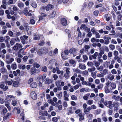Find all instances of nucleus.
<instances>
[{
    "label": "nucleus",
    "instance_id": "obj_46",
    "mask_svg": "<svg viewBox=\"0 0 122 122\" xmlns=\"http://www.w3.org/2000/svg\"><path fill=\"white\" fill-rule=\"evenodd\" d=\"M5 83L6 84H8V85H10L12 84V82L10 81H5Z\"/></svg>",
    "mask_w": 122,
    "mask_h": 122
},
{
    "label": "nucleus",
    "instance_id": "obj_35",
    "mask_svg": "<svg viewBox=\"0 0 122 122\" xmlns=\"http://www.w3.org/2000/svg\"><path fill=\"white\" fill-rule=\"evenodd\" d=\"M10 104L9 103L7 102L5 103V106L7 107L9 110H10V107L9 106Z\"/></svg>",
    "mask_w": 122,
    "mask_h": 122
},
{
    "label": "nucleus",
    "instance_id": "obj_52",
    "mask_svg": "<svg viewBox=\"0 0 122 122\" xmlns=\"http://www.w3.org/2000/svg\"><path fill=\"white\" fill-rule=\"evenodd\" d=\"M110 48L112 50H113L115 48V46L114 45H110L109 46Z\"/></svg>",
    "mask_w": 122,
    "mask_h": 122
},
{
    "label": "nucleus",
    "instance_id": "obj_40",
    "mask_svg": "<svg viewBox=\"0 0 122 122\" xmlns=\"http://www.w3.org/2000/svg\"><path fill=\"white\" fill-rule=\"evenodd\" d=\"M58 69V68L57 67H56V68H54L53 69L52 72L54 73H55L56 72V71H57Z\"/></svg>",
    "mask_w": 122,
    "mask_h": 122
},
{
    "label": "nucleus",
    "instance_id": "obj_14",
    "mask_svg": "<svg viewBox=\"0 0 122 122\" xmlns=\"http://www.w3.org/2000/svg\"><path fill=\"white\" fill-rule=\"evenodd\" d=\"M41 50V51H42L43 54H45L47 53L48 51V49L47 48H42V50Z\"/></svg>",
    "mask_w": 122,
    "mask_h": 122
},
{
    "label": "nucleus",
    "instance_id": "obj_23",
    "mask_svg": "<svg viewBox=\"0 0 122 122\" xmlns=\"http://www.w3.org/2000/svg\"><path fill=\"white\" fill-rule=\"evenodd\" d=\"M90 94V93H87L86 95L84 96L83 97V98L84 99L86 100L88 99V97L89 96Z\"/></svg>",
    "mask_w": 122,
    "mask_h": 122
},
{
    "label": "nucleus",
    "instance_id": "obj_61",
    "mask_svg": "<svg viewBox=\"0 0 122 122\" xmlns=\"http://www.w3.org/2000/svg\"><path fill=\"white\" fill-rule=\"evenodd\" d=\"M70 68H67L66 69V74L67 75H69L70 73Z\"/></svg>",
    "mask_w": 122,
    "mask_h": 122
},
{
    "label": "nucleus",
    "instance_id": "obj_17",
    "mask_svg": "<svg viewBox=\"0 0 122 122\" xmlns=\"http://www.w3.org/2000/svg\"><path fill=\"white\" fill-rule=\"evenodd\" d=\"M52 81V80L47 78H46V80L45 81V83L46 84H48L51 83Z\"/></svg>",
    "mask_w": 122,
    "mask_h": 122
},
{
    "label": "nucleus",
    "instance_id": "obj_34",
    "mask_svg": "<svg viewBox=\"0 0 122 122\" xmlns=\"http://www.w3.org/2000/svg\"><path fill=\"white\" fill-rule=\"evenodd\" d=\"M68 110L69 112L70 113H72L74 112V111H72V108L71 107L68 108Z\"/></svg>",
    "mask_w": 122,
    "mask_h": 122
},
{
    "label": "nucleus",
    "instance_id": "obj_63",
    "mask_svg": "<svg viewBox=\"0 0 122 122\" xmlns=\"http://www.w3.org/2000/svg\"><path fill=\"white\" fill-rule=\"evenodd\" d=\"M33 64L34 66L36 68H38L40 67V65L36 63H34Z\"/></svg>",
    "mask_w": 122,
    "mask_h": 122
},
{
    "label": "nucleus",
    "instance_id": "obj_21",
    "mask_svg": "<svg viewBox=\"0 0 122 122\" xmlns=\"http://www.w3.org/2000/svg\"><path fill=\"white\" fill-rule=\"evenodd\" d=\"M47 102L51 104L52 105L54 106L55 105V103L53 101L52 99H49L47 101Z\"/></svg>",
    "mask_w": 122,
    "mask_h": 122
},
{
    "label": "nucleus",
    "instance_id": "obj_59",
    "mask_svg": "<svg viewBox=\"0 0 122 122\" xmlns=\"http://www.w3.org/2000/svg\"><path fill=\"white\" fill-rule=\"evenodd\" d=\"M87 65L89 66H92L93 65V64L92 62H89L87 63Z\"/></svg>",
    "mask_w": 122,
    "mask_h": 122
},
{
    "label": "nucleus",
    "instance_id": "obj_18",
    "mask_svg": "<svg viewBox=\"0 0 122 122\" xmlns=\"http://www.w3.org/2000/svg\"><path fill=\"white\" fill-rule=\"evenodd\" d=\"M37 83L34 82L32 83L30 85V86L33 88H36L37 87Z\"/></svg>",
    "mask_w": 122,
    "mask_h": 122
},
{
    "label": "nucleus",
    "instance_id": "obj_5",
    "mask_svg": "<svg viewBox=\"0 0 122 122\" xmlns=\"http://www.w3.org/2000/svg\"><path fill=\"white\" fill-rule=\"evenodd\" d=\"M28 38V36L25 35H24L23 36H22L20 37V39L21 40L23 44H24L25 43V40H26Z\"/></svg>",
    "mask_w": 122,
    "mask_h": 122
},
{
    "label": "nucleus",
    "instance_id": "obj_37",
    "mask_svg": "<svg viewBox=\"0 0 122 122\" xmlns=\"http://www.w3.org/2000/svg\"><path fill=\"white\" fill-rule=\"evenodd\" d=\"M42 71L45 72H47V67L46 66H44L41 69Z\"/></svg>",
    "mask_w": 122,
    "mask_h": 122
},
{
    "label": "nucleus",
    "instance_id": "obj_26",
    "mask_svg": "<svg viewBox=\"0 0 122 122\" xmlns=\"http://www.w3.org/2000/svg\"><path fill=\"white\" fill-rule=\"evenodd\" d=\"M14 59L13 58H10V61L8 60H6V62L7 64H9L10 63H11L13 62L14 61Z\"/></svg>",
    "mask_w": 122,
    "mask_h": 122
},
{
    "label": "nucleus",
    "instance_id": "obj_39",
    "mask_svg": "<svg viewBox=\"0 0 122 122\" xmlns=\"http://www.w3.org/2000/svg\"><path fill=\"white\" fill-rule=\"evenodd\" d=\"M56 85L57 86L59 87L60 86L61 82L60 81H58L56 82Z\"/></svg>",
    "mask_w": 122,
    "mask_h": 122
},
{
    "label": "nucleus",
    "instance_id": "obj_48",
    "mask_svg": "<svg viewBox=\"0 0 122 122\" xmlns=\"http://www.w3.org/2000/svg\"><path fill=\"white\" fill-rule=\"evenodd\" d=\"M95 34V36L96 38H99L100 37V36L98 32H96Z\"/></svg>",
    "mask_w": 122,
    "mask_h": 122
},
{
    "label": "nucleus",
    "instance_id": "obj_16",
    "mask_svg": "<svg viewBox=\"0 0 122 122\" xmlns=\"http://www.w3.org/2000/svg\"><path fill=\"white\" fill-rule=\"evenodd\" d=\"M80 68L81 69L84 70L86 68V66L84 64H82L81 63L79 64Z\"/></svg>",
    "mask_w": 122,
    "mask_h": 122
},
{
    "label": "nucleus",
    "instance_id": "obj_2",
    "mask_svg": "<svg viewBox=\"0 0 122 122\" xmlns=\"http://www.w3.org/2000/svg\"><path fill=\"white\" fill-rule=\"evenodd\" d=\"M54 7L53 5H47L45 7L43 6L42 7V9H43V11H44V9L45 8L47 11H48L49 10H52L53 9Z\"/></svg>",
    "mask_w": 122,
    "mask_h": 122
},
{
    "label": "nucleus",
    "instance_id": "obj_45",
    "mask_svg": "<svg viewBox=\"0 0 122 122\" xmlns=\"http://www.w3.org/2000/svg\"><path fill=\"white\" fill-rule=\"evenodd\" d=\"M103 84H101L97 86V87L98 89H100L102 88L103 86Z\"/></svg>",
    "mask_w": 122,
    "mask_h": 122
},
{
    "label": "nucleus",
    "instance_id": "obj_44",
    "mask_svg": "<svg viewBox=\"0 0 122 122\" xmlns=\"http://www.w3.org/2000/svg\"><path fill=\"white\" fill-rule=\"evenodd\" d=\"M111 72L112 74H116L117 73V71L116 70L114 69H113L112 70Z\"/></svg>",
    "mask_w": 122,
    "mask_h": 122
},
{
    "label": "nucleus",
    "instance_id": "obj_33",
    "mask_svg": "<svg viewBox=\"0 0 122 122\" xmlns=\"http://www.w3.org/2000/svg\"><path fill=\"white\" fill-rule=\"evenodd\" d=\"M5 42L7 43L8 40L10 39V37L9 36H7L4 37Z\"/></svg>",
    "mask_w": 122,
    "mask_h": 122
},
{
    "label": "nucleus",
    "instance_id": "obj_30",
    "mask_svg": "<svg viewBox=\"0 0 122 122\" xmlns=\"http://www.w3.org/2000/svg\"><path fill=\"white\" fill-rule=\"evenodd\" d=\"M35 23V20L33 19H31L30 21V24L32 25H34Z\"/></svg>",
    "mask_w": 122,
    "mask_h": 122
},
{
    "label": "nucleus",
    "instance_id": "obj_60",
    "mask_svg": "<svg viewBox=\"0 0 122 122\" xmlns=\"http://www.w3.org/2000/svg\"><path fill=\"white\" fill-rule=\"evenodd\" d=\"M31 5L34 8H36L37 7V5L36 3H33L31 4Z\"/></svg>",
    "mask_w": 122,
    "mask_h": 122
},
{
    "label": "nucleus",
    "instance_id": "obj_50",
    "mask_svg": "<svg viewBox=\"0 0 122 122\" xmlns=\"http://www.w3.org/2000/svg\"><path fill=\"white\" fill-rule=\"evenodd\" d=\"M57 73L58 74H60L61 75H62L63 74V72L62 71H61L58 70H57Z\"/></svg>",
    "mask_w": 122,
    "mask_h": 122
},
{
    "label": "nucleus",
    "instance_id": "obj_9",
    "mask_svg": "<svg viewBox=\"0 0 122 122\" xmlns=\"http://www.w3.org/2000/svg\"><path fill=\"white\" fill-rule=\"evenodd\" d=\"M109 87L110 89L112 90L115 88L116 87V85L114 83L112 82L111 83Z\"/></svg>",
    "mask_w": 122,
    "mask_h": 122
},
{
    "label": "nucleus",
    "instance_id": "obj_56",
    "mask_svg": "<svg viewBox=\"0 0 122 122\" xmlns=\"http://www.w3.org/2000/svg\"><path fill=\"white\" fill-rule=\"evenodd\" d=\"M95 70V68L94 67H93L91 69H88V70L90 72H92V71H94Z\"/></svg>",
    "mask_w": 122,
    "mask_h": 122
},
{
    "label": "nucleus",
    "instance_id": "obj_53",
    "mask_svg": "<svg viewBox=\"0 0 122 122\" xmlns=\"http://www.w3.org/2000/svg\"><path fill=\"white\" fill-rule=\"evenodd\" d=\"M97 69L98 70L102 71L103 69V67L102 66H101L99 67H97Z\"/></svg>",
    "mask_w": 122,
    "mask_h": 122
},
{
    "label": "nucleus",
    "instance_id": "obj_15",
    "mask_svg": "<svg viewBox=\"0 0 122 122\" xmlns=\"http://www.w3.org/2000/svg\"><path fill=\"white\" fill-rule=\"evenodd\" d=\"M60 118V117L59 116L57 117H53L52 119V121L54 122H57L58 120Z\"/></svg>",
    "mask_w": 122,
    "mask_h": 122
},
{
    "label": "nucleus",
    "instance_id": "obj_28",
    "mask_svg": "<svg viewBox=\"0 0 122 122\" xmlns=\"http://www.w3.org/2000/svg\"><path fill=\"white\" fill-rule=\"evenodd\" d=\"M62 94L61 92H60L58 94H56L57 97L59 99H60L62 96Z\"/></svg>",
    "mask_w": 122,
    "mask_h": 122
},
{
    "label": "nucleus",
    "instance_id": "obj_8",
    "mask_svg": "<svg viewBox=\"0 0 122 122\" xmlns=\"http://www.w3.org/2000/svg\"><path fill=\"white\" fill-rule=\"evenodd\" d=\"M61 23L63 25L66 26L67 24L66 20L64 18H61Z\"/></svg>",
    "mask_w": 122,
    "mask_h": 122
},
{
    "label": "nucleus",
    "instance_id": "obj_58",
    "mask_svg": "<svg viewBox=\"0 0 122 122\" xmlns=\"http://www.w3.org/2000/svg\"><path fill=\"white\" fill-rule=\"evenodd\" d=\"M53 110V107L52 106H51L49 108V109L48 111V112H50L51 111Z\"/></svg>",
    "mask_w": 122,
    "mask_h": 122
},
{
    "label": "nucleus",
    "instance_id": "obj_1",
    "mask_svg": "<svg viewBox=\"0 0 122 122\" xmlns=\"http://www.w3.org/2000/svg\"><path fill=\"white\" fill-rule=\"evenodd\" d=\"M105 106L110 109H112L114 107H117L118 104L117 103L112 102L111 101H108L105 102L104 103Z\"/></svg>",
    "mask_w": 122,
    "mask_h": 122
},
{
    "label": "nucleus",
    "instance_id": "obj_22",
    "mask_svg": "<svg viewBox=\"0 0 122 122\" xmlns=\"http://www.w3.org/2000/svg\"><path fill=\"white\" fill-rule=\"evenodd\" d=\"M78 115L80 117V118L79 119V120L80 121H81L84 119V117L82 115L81 113H79Z\"/></svg>",
    "mask_w": 122,
    "mask_h": 122
},
{
    "label": "nucleus",
    "instance_id": "obj_13",
    "mask_svg": "<svg viewBox=\"0 0 122 122\" xmlns=\"http://www.w3.org/2000/svg\"><path fill=\"white\" fill-rule=\"evenodd\" d=\"M104 91L106 93H108L110 92V91L108 88V86H105L104 88Z\"/></svg>",
    "mask_w": 122,
    "mask_h": 122
},
{
    "label": "nucleus",
    "instance_id": "obj_42",
    "mask_svg": "<svg viewBox=\"0 0 122 122\" xmlns=\"http://www.w3.org/2000/svg\"><path fill=\"white\" fill-rule=\"evenodd\" d=\"M17 103V101L15 100H13L12 102V104L14 106Z\"/></svg>",
    "mask_w": 122,
    "mask_h": 122
},
{
    "label": "nucleus",
    "instance_id": "obj_25",
    "mask_svg": "<svg viewBox=\"0 0 122 122\" xmlns=\"http://www.w3.org/2000/svg\"><path fill=\"white\" fill-rule=\"evenodd\" d=\"M7 70L4 67L2 68L0 70L1 72L2 73H4L7 71Z\"/></svg>",
    "mask_w": 122,
    "mask_h": 122
},
{
    "label": "nucleus",
    "instance_id": "obj_51",
    "mask_svg": "<svg viewBox=\"0 0 122 122\" xmlns=\"http://www.w3.org/2000/svg\"><path fill=\"white\" fill-rule=\"evenodd\" d=\"M100 64L99 62L98 61H95V66L97 67L99 66Z\"/></svg>",
    "mask_w": 122,
    "mask_h": 122
},
{
    "label": "nucleus",
    "instance_id": "obj_27",
    "mask_svg": "<svg viewBox=\"0 0 122 122\" xmlns=\"http://www.w3.org/2000/svg\"><path fill=\"white\" fill-rule=\"evenodd\" d=\"M87 28V27L84 24H83L80 27V29L82 30L84 29L86 30V29Z\"/></svg>",
    "mask_w": 122,
    "mask_h": 122
},
{
    "label": "nucleus",
    "instance_id": "obj_29",
    "mask_svg": "<svg viewBox=\"0 0 122 122\" xmlns=\"http://www.w3.org/2000/svg\"><path fill=\"white\" fill-rule=\"evenodd\" d=\"M24 4L22 2H20L18 4V6L19 7L21 8L23 7L24 6Z\"/></svg>",
    "mask_w": 122,
    "mask_h": 122
},
{
    "label": "nucleus",
    "instance_id": "obj_24",
    "mask_svg": "<svg viewBox=\"0 0 122 122\" xmlns=\"http://www.w3.org/2000/svg\"><path fill=\"white\" fill-rule=\"evenodd\" d=\"M42 50V48L41 49H40L38 51H37V53L39 55V56H41L43 54V52L42 51H41V50Z\"/></svg>",
    "mask_w": 122,
    "mask_h": 122
},
{
    "label": "nucleus",
    "instance_id": "obj_36",
    "mask_svg": "<svg viewBox=\"0 0 122 122\" xmlns=\"http://www.w3.org/2000/svg\"><path fill=\"white\" fill-rule=\"evenodd\" d=\"M15 43V39L12 38L10 42V43L12 45H13Z\"/></svg>",
    "mask_w": 122,
    "mask_h": 122
},
{
    "label": "nucleus",
    "instance_id": "obj_57",
    "mask_svg": "<svg viewBox=\"0 0 122 122\" xmlns=\"http://www.w3.org/2000/svg\"><path fill=\"white\" fill-rule=\"evenodd\" d=\"M16 1V0H10L8 2V4L9 5L12 4L13 3V1Z\"/></svg>",
    "mask_w": 122,
    "mask_h": 122
},
{
    "label": "nucleus",
    "instance_id": "obj_11",
    "mask_svg": "<svg viewBox=\"0 0 122 122\" xmlns=\"http://www.w3.org/2000/svg\"><path fill=\"white\" fill-rule=\"evenodd\" d=\"M114 76L112 75L111 74H109L107 76V78L110 81L114 79Z\"/></svg>",
    "mask_w": 122,
    "mask_h": 122
},
{
    "label": "nucleus",
    "instance_id": "obj_55",
    "mask_svg": "<svg viewBox=\"0 0 122 122\" xmlns=\"http://www.w3.org/2000/svg\"><path fill=\"white\" fill-rule=\"evenodd\" d=\"M91 31L92 32L93 34H94L96 32H97L96 31L94 27L91 29Z\"/></svg>",
    "mask_w": 122,
    "mask_h": 122
},
{
    "label": "nucleus",
    "instance_id": "obj_41",
    "mask_svg": "<svg viewBox=\"0 0 122 122\" xmlns=\"http://www.w3.org/2000/svg\"><path fill=\"white\" fill-rule=\"evenodd\" d=\"M66 55L65 54V53L63 52L61 53V56L62 58L63 59H66Z\"/></svg>",
    "mask_w": 122,
    "mask_h": 122
},
{
    "label": "nucleus",
    "instance_id": "obj_10",
    "mask_svg": "<svg viewBox=\"0 0 122 122\" xmlns=\"http://www.w3.org/2000/svg\"><path fill=\"white\" fill-rule=\"evenodd\" d=\"M70 63L73 66H75L76 64V62L73 60H71L69 61Z\"/></svg>",
    "mask_w": 122,
    "mask_h": 122
},
{
    "label": "nucleus",
    "instance_id": "obj_12",
    "mask_svg": "<svg viewBox=\"0 0 122 122\" xmlns=\"http://www.w3.org/2000/svg\"><path fill=\"white\" fill-rule=\"evenodd\" d=\"M14 97L12 95H8L6 97V99L8 101L14 98Z\"/></svg>",
    "mask_w": 122,
    "mask_h": 122
},
{
    "label": "nucleus",
    "instance_id": "obj_38",
    "mask_svg": "<svg viewBox=\"0 0 122 122\" xmlns=\"http://www.w3.org/2000/svg\"><path fill=\"white\" fill-rule=\"evenodd\" d=\"M56 61V60L54 59H52L50 60L49 62V63L51 64H53Z\"/></svg>",
    "mask_w": 122,
    "mask_h": 122
},
{
    "label": "nucleus",
    "instance_id": "obj_43",
    "mask_svg": "<svg viewBox=\"0 0 122 122\" xmlns=\"http://www.w3.org/2000/svg\"><path fill=\"white\" fill-rule=\"evenodd\" d=\"M40 37L39 35H34V39L35 40H38L39 39Z\"/></svg>",
    "mask_w": 122,
    "mask_h": 122
},
{
    "label": "nucleus",
    "instance_id": "obj_19",
    "mask_svg": "<svg viewBox=\"0 0 122 122\" xmlns=\"http://www.w3.org/2000/svg\"><path fill=\"white\" fill-rule=\"evenodd\" d=\"M11 68L13 70L17 68V65L15 63H14L11 66Z\"/></svg>",
    "mask_w": 122,
    "mask_h": 122
},
{
    "label": "nucleus",
    "instance_id": "obj_4",
    "mask_svg": "<svg viewBox=\"0 0 122 122\" xmlns=\"http://www.w3.org/2000/svg\"><path fill=\"white\" fill-rule=\"evenodd\" d=\"M22 46L19 44L16 43L13 47V49L15 50H17L20 48L22 47Z\"/></svg>",
    "mask_w": 122,
    "mask_h": 122
},
{
    "label": "nucleus",
    "instance_id": "obj_62",
    "mask_svg": "<svg viewBox=\"0 0 122 122\" xmlns=\"http://www.w3.org/2000/svg\"><path fill=\"white\" fill-rule=\"evenodd\" d=\"M2 78L3 79L6 80L7 79L8 77L7 75H3L2 76Z\"/></svg>",
    "mask_w": 122,
    "mask_h": 122
},
{
    "label": "nucleus",
    "instance_id": "obj_31",
    "mask_svg": "<svg viewBox=\"0 0 122 122\" xmlns=\"http://www.w3.org/2000/svg\"><path fill=\"white\" fill-rule=\"evenodd\" d=\"M46 74H44L43 75V76H41V77L42 78V81H45V79L46 77Z\"/></svg>",
    "mask_w": 122,
    "mask_h": 122
},
{
    "label": "nucleus",
    "instance_id": "obj_20",
    "mask_svg": "<svg viewBox=\"0 0 122 122\" xmlns=\"http://www.w3.org/2000/svg\"><path fill=\"white\" fill-rule=\"evenodd\" d=\"M11 80L13 82V86L15 87H17L18 86V83L17 82L15 81H13L12 80Z\"/></svg>",
    "mask_w": 122,
    "mask_h": 122
},
{
    "label": "nucleus",
    "instance_id": "obj_7",
    "mask_svg": "<svg viewBox=\"0 0 122 122\" xmlns=\"http://www.w3.org/2000/svg\"><path fill=\"white\" fill-rule=\"evenodd\" d=\"M31 97L34 100L36 99L37 97L36 94L34 91H32L30 93Z\"/></svg>",
    "mask_w": 122,
    "mask_h": 122
},
{
    "label": "nucleus",
    "instance_id": "obj_54",
    "mask_svg": "<svg viewBox=\"0 0 122 122\" xmlns=\"http://www.w3.org/2000/svg\"><path fill=\"white\" fill-rule=\"evenodd\" d=\"M28 8L27 7H25L24 9V15H25V14H26L27 12H28V11L27 10Z\"/></svg>",
    "mask_w": 122,
    "mask_h": 122
},
{
    "label": "nucleus",
    "instance_id": "obj_64",
    "mask_svg": "<svg viewBox=\"0 0 122 122\" xmlns=\"http://www.w3.org/2000/svg\"><path fill=\"white\" fill-rule=\"evenodd\" d=\"M56 13L55 11H53L52 14L51 15V16L52 17H55L56 15Z\"/></svg>",
    "mask_w": 122,
    "mask_h": 122
},
{
    "label": "nucleus",
    "instance_id": "obj_3",
    "mask_svg": "<svg viewBox=\"0 0 122 122\" xmlns=\"http://www.w3.org/2000/svg\"><path fill=\"white\" fill-rule=\"evenodd\" d=\"M69 52L70 53L72 54L74 57L77 54V53L76 52V50L75 48H72L70 49L69 51Z\"/></svg>",
    "mask_w": 122,
    "mask_h": 122
},
{
    "label": "nucleus",
    "instance_id": "obj_6",
    "mask_svg": "<svg viewBox=\"0 0 122 122\" xmlns=\"http://www.w3.org/2000/svg\"><path fill=\"white\" fill-rule=\"evenodd\" d=\"M99 53L98 52H96L94 55L90 56L89 59L90 60H92L93 59H96L97 56L98 55Z\"/></svg>",
    "mask_w": 122,
    "mask_h": 122
},
{
    "label": "nucleus",
    "instance_id": "obj_32",
    "mask_svg": "<svg viewBox=\"0 0 122 122\" xmlns=\"http://www.w3.org/2000/svg\"><path fill=\"white\" fill-rule=\"evenodd\" d=\"M71 99L74 100H77V97L75 95H72L71 97Z\"/></svg>",
    "mask_w": 122,
    "mask_h": 122
},
{
    "label": "nucleus",
    "instance_id": "obj_49",
    "mask_svg": "<svg viewBox=\"0 0 122 122\" xmlns=\"http://www.w3.org/2000/svg\"><path fill=\"white\" fill-rule=\"evenodd\" d=\"M93 101L92 100H90L88 101L87 104L89 105H91L93 104Z\"/></svg>",
    "mask_w": 122,
    "mask_h": 122
},
{
    "label": "nucleus",
    "instance_id": "obj_47",
    "mask_svg": "<svg viewBox=\"0 0 122 122\" xmlns=\"http://www.w3.org/2000/svg\"><path fill=\"white\" fill-rule=\"evenodd\" d=\"M73 71L77 73H80V71L78 69H73Z\"/></svg>",
    "mask_w": 122,
    "mask_h": 122
}]
</instances>
